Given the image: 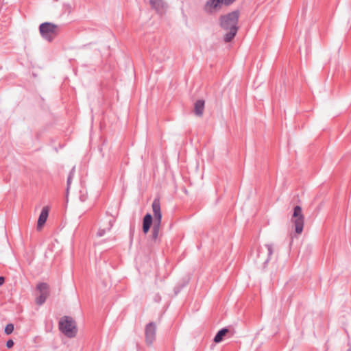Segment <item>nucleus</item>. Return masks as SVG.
<instances>
[{
  "label": "nucleus",
  "instance_id": "f257e3e1",
  "mask_svg": "<svg viewBox=\"0 0 351 351\" xmlns=\"http://www.w3.org/2000/svg\"><path fill=\"white\" fill-rule=\"evenodd\" d=\"M239 12L234 11L220 17L221 27L223 29L229 31V32L224 36L225 42L228 43L231 41L235 36L238 30L237 25L239 21Z\"/></svg>",
  "mask_w": 351,
  "mask_h": 351
},
{
  "label": "nucleus",
  "instance_id": "f03ea898",
  "mask_svg": "<svg viewBox=\"0 0 351 351\" xmlns=\"http://www.w3.org/2000/svg\"><path fill=\"white\" fill-rule=\"evenodd\" d=\"M59 328L67 337L73 338L76 336L77 332L76 324L70 317H62L59 322Z\"/></svg>",
  "mask_w": 351,
  "mask_h": 351
},
{
  "label": "nucleus",
  "instance_id": "7ed1b4c3",
  "mask_svg": "<svg viewBox=\"0 0 351 351\" xmlns=\"http://www.w3.org/2000/svg\"><path fill=\"white\" fill-rule=\"evenodd\" d=\"M152 211L154 214L153 237L156 239L158 237L162 221V212L160 208V199L156 198L152 202Z\"/></svg>",
  "mask_w": 351,
  "mask_h": 351
},
{
  "label": "nucleus",
  "instance_id": "20e7f679",
  "mask_svg": "<svg viewBox=\"0 0 351 351\" xmlns=\"http://www.w3.org/2000/svg\"><path fill=\"white\" fill-rule=\"evenodd\" d=\"M291 222L294 225L295 232L298 234H300L303 231L304 217L302 214V208L300 206L294 207Z\"/></svg>",
  "mask_w": 351,
  "mask_h": 351
},
{
  "label": "nucleus",
  "instance_id": "39448f33",
  "mask_svg": "<svg viewBox=\"0 0 351 351\" xmlns=\"http://www.w3.org/2000/svg\"><path fill=\"white\" fill-rule=\"evenodd\" d=\"M39 29L41 36L48 41H51L58 34V26L53 23H42Z\"/></svg>",
  "mask_w": 351,
  "mask_h": 351
},
{
  "label": "nucleus",
  "instance_id": "423d86ee",
  "mask_svg": "<svg viewBox=\"0 0 351 351\" xmlns=\"http://www.w3.org/2000/svg\"><path fill=\"white\" fill-rule=\"evenodd\" d=\"M36 289L39 293L38 296L36 298V303L41 305L49 295V286L46 282H39L37 284Z\"/></svg>",
  "mask_w": 351,
  "mask_h": 351
},
{
  "label": "nucleus",
  "instance_id": "0eeeda50",
  "mask_svg": "<svg viewBox=\"0 0 351 351\" xmlns=\"http://www.w3.org/2000/svg\"><path fill=\"white\" fill-rule=\"evenodd\" d=\"M236 0H208L205 5L206 11L213 12L219 10L222 5H230Z\"/></svg>",
  "mask_w": 351,
  "mask_h": 351
},
{
  "label": "nucleus",
  "instance_id": "6e6552de",
  "mask_svg": "<svg viewBox=\"0 0 351 351\" xmlns=\"http://www.w3.org/2000/svg\"><path fill=\"white\" fill-rule=\"evenodd\" d=\"M156 326L154 322H151L146 325L145 333V341L147 345L152 346L156 338Z\"/></svg>",
  "mask_w": 351,
  "mask_h": 351
},
{
  "label": "nucleus",
  "instance_id": "1a4fd4ad",
  "mask_svg": "<svg viewBox=\"0 0 351 351\" xmlns=\"http://www.w3.org/2000/svg\"><path fill=\"white\" fill-rule=\"evenodd\" d=\"M49 212V209L48 206H44L43 208L37 222L36 229L38 231H40L43 229L48 218Z\"/></svg>",
  "mask_w": 351,
  "mask_h": 351
},
{
  "label": "nucleus",
  "instance_id": "9d476101",
  "mask_svg": "<svg viewBox=\"0 0 351 351\" xmlns=\"http://www.w3.org/2000/svg\"><path fill=\"white\" fill-rule=\"evenodd\" d=\"M152 223V216L151 214L147 213L145 215L143 221V231L145 234H147Z\"/></svg>",
  "mask_w": 351,
  "mask_h": 351
},
{
  "label": "nucleus",
  "instance_id": "9b49d317",
  "mask_svg": "<svg viewBox=\"0 0 351 351\" xmlns=\"http://www.w3.org/2000/svg\"><path fill=\"white\" fill-rule=\"evenodd\" d=\"M204 104V100H198L195 103L194 112L196 115L201 117L203 114Z\"/></svg>",
  "mask_w": 351,
  "mask_h": 351
},
{
  "label": "nucleus",
  "instance_id": "f8f14e48",
  "mask_svg": "<svg viewBox=\"0 0 351 351\" xmlns=\"http://www.w3.org/2000/svg\"><path fill=\"white\" fill-rule=\"evenodd\" d=\"M228 330L226 328H223L220 330L214 338V341L215 343H219L222 341L223 337L228 333Z\"/></svg>",
  "mask_w": 351,
  "mask_h": 351
},
{
  "label": "nucleus",
  "instance_id": "ddd939ff",
  "mask_svg": "<svg viewBox=\"0 0 351 351\" xmlns=\"http://www.w3.org/2000/svg\"><path fill=\"white\" fill-rule=\"evenodd\" d=\"M150 3L157 10H160L164 8V3L161 0H150Z\"/></svg>",
  "mask_w": 351,
  "mask_h": 351
},
{
  "label": "nucleus",
  "instance_id": "4468645a",
  "mask_svg": "<svg viewBox=\"0 0 351 351\" xmlns=\"http://www.w3.org/2000/svg\"><path fill=\"white\" fill-rule=\"evenodd\" d=\"M14 326L12 324H8L5 326L4 332L7 335L12 334L14 331Z\"/></svg>",
  "mask_w": 351,
  "mask_h": 351
},
{
  "label": "nucleus",
  "instance_id": "2eb2a0df",
  "mask_svg": "<svg viewBox=\"0 0 351 351\" xmlns=\"http://www.w3.org/2000/svg\"><path fill=\"white\" fill-rule=\"evenodd\" d=\"M13 346H14V341L12 339H9L6 342V346L8 348H11L13 347Z\"/></svg>",
  "mask_w": 351,
  "mask_h": 351
},
{
  "label": "nucleus",
  "instance_id": "dca6fc26",
  "mask_svg": "<svg viewBox=\"0 0 351 351\" xmlns=\"http://www.w3.org/2000/svg\"><path fill=\"white\" fill-rule=\"evenodd\" d=\"M5 282V278L3 277H0V286H1Z\"/></svg>",
  "mask_w": 351,
  "mask_h": 351
},
{
  "label": "nucleus",
  "instance_id": "f3484780",
  "mask_svg": "<svg viewBox=\"0 0 351 351\" xmlns=\"http://www.w3.org/2000/svg\"><path fill=\"white\" fill-rule=\"evenodd\" d=\"M68 183L69 184L70 183V178H69L68 180Z\"/></svg>",
  "mask_w": 351,
  "mask_h": 351
}]
</instances>
